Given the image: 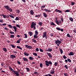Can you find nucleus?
Masks as SVG:
<instances>
[{
    "label": "nucleus",
    "mask_w": 76,
    "mask_h": 76,
    "mask_svg": "<svg viewBox=\"0 0 76 76\" xmlns=\"http://www.w3.org/2000/svg\"><path fill=\"white\" fill-rule=\"evenodd\" d=\"M37 25V23H34L33 22L31 23V28H34V29H36V26H35Z\"/></svg>",
    "instance_id": "f257e3e1"
},
{
    "label": "nucleus",
    "mask_w": 76,
    "mask_h": 76,
    "mask_svg": "<svg viewBox=\"0 0 76 76\" xmlns=\"http://www.w3.org/2000/svg\"><path fill=\"white\" fill-rule=\"evenodd\" d=\"M4 7L7 10H9V11H10V12H12V11H13V10L10 7H9V6H4Z\"/></svg>",
    "instance_id": "f03ea898"
},
{
    "label": "nucleus",
    "mask_w": 76,
    "mask_h": 76,
    "mask_svg": "<svg viewBox=\"0 0 76 76\" xmlns=\"http://www.w3.org/2000/svg\"><path fill=\"white\" fill-rule=\"evenodd\" d=\"M45 62L46 63L45 64V65H46L47 66H50L49 64H50V65H51V64H52V62H51V61H45Z\"/></svg>",
    "instance_id": "7ed1b4c3"
},
{
    "label": "nucleus",
    "mask_w": 76,
    "mask_h": 76,
    "mask_svg": "<svg viewBox=\"0 0 76 76\" xmlns=\"http://www.w3.org/2000/svg\"><path fill=\"white\" fill-rule=\"evenodd\" d=\"M43 36H42V38H45V39H47V32H45L43 33Z\"/></svg>",
    "instance_id": "20e7f679"
},
{
    "label": "nucleus",
    "mask_w": 76,
    "mask_h": 76,
    "mask_svg": "<svg viewBox=\"0 0 76 76\" xmlns=\"http://www.w3.org/2000/svg\"><path fill=\"white\" fill-rule=\"evenodd\" d=\"M61 43V42L60 41V40L58 39H57V40L55 41V43L56 44H60Z\"/></svg>",
    "instance_id": "39448f33"
},
{
    "label": "nucleus",
    "mask_w": 76,
    "mask_h": 76,
    "mask_svg": "<svg viewBox=\"0 0 76 76\" xmlns=\"http://www.w3.org/2000/svg\"><path fill=\"white\" fill-rule=\"evenodd\" d=\"M25 46L27 48H28V49H32V47L31 46L26 45Z\"/></svg>",
    "instance_id": "423d86ee"
},
{
    "label": "nucleus",
    "mask_w": 76,
    "mask_h": 76,
    "mask_svg": "<svg viewBox=\"0 0 76 76\" xmlns=\"http://www.w3.org/2000/svg\"><path fill=\"white\" fill-rule=\"evenodd\" d=\"M50 74L53 75L54 73V68H52V70H51L50 72Z\"/></svg>",
    "instance_id": "0eeeda50"
},
{
    "label": "nucleus",
    "mask_w": 76,
    "mask_h": 76,
    "mask_svg": "<svg viewBox=\"0 0 76 76\" xmlns=\"http://www.w3.org/2000/svg\"><path fill=\"white\" fill-rule=\"evenodd\" d=\"M56 23L58 25H60V23H61V20H56V21H55Z\"/></svg>",
    "instance_id": "6e6552de"
},
{
    "label": "nucleus",
    "mask_w": 76,
    "mask_h": 76,
    "mask_svg": "<svg viewBox=\"0 0 76 76\" xmlns=\"http://www.w3.org/2000/svg\"><path fill=\"white\" fill-rule=\"evenodd\" d=\"M42 10H45V12H51V11L50 10H48L46 8L45 9H42Z\"/></svg>",
    "instance_id": "1a4fd4ad"
},
{
    "label": "nucleus",
    "mask_w": 76,
    "mask_h": 76,
    "mask_svg": "<svg viewBox=\"0 0 76 76\" xmlns=\"http://www.w3.org/2000/svg\"><path fill=\"white\" fill-rule=\"evenodd\" d=\"M15 73V74H16V76H19V72L18 71H14V72Z\"/></svg>",
    "instance_id": "9d476101"
},
{
    "label": "nucleus",
    "mask_w": 76,
    "mask_h": 76,
    "mask_svg": "<svg viewBox=\"0 0 76 76\" xmlns=\"http://www.w3.org/2000/svg\"><path fill=\"white\" fill-rule=\"evenodd\" d=\"M48 55V56H49L50 58H51V57H52L53 56H52V55L51 54H50V53H49L48 52L46 53Z\"/></svg>",
    "instance_id": "9b49d317"
},
{
    "label": "nucleus",
    "mask_w": 76,
    "mask_h": 76,
    "mask_svg": "<svg viewBox=\"0 0 76 76\" xmlns=\"http://www.w3.org/2000/svg\"><path fill=\"white\" fill-rule=\"evenodd\" d=\"M69 56H74V53L72 52H71L68 54Z\"/></svg>",
    "instance_id": "f8f14e48"
},
{
    "label": "nucleus",
    "mask_w": 76,
    "mask_h": 76,
    "mask_svg": "<svg viewBox=\"0 0 76 76\" xmlns=\"http://www.w3.org/2000/svg\"><path fill=\"white\" fill-rule=\"evenodd\" d=\"M12 28L14 29L15 30V32H16L17 31V28L15 26H14L12 27Z\"/></svg>",
    "instance_id": "ddd939ff"
},
{
    "label": "nucleus",
    "mask_w": 76,
    "mask_h": 76,
    "mask_svg": "<svg viewBox=\"0 0 76 76\" xmlns=\"http://www.w3.org/2000/svg\"><path fill=\"white\" fill-rule=\"evenodd\" d=\"M55 12H58L59 13H62V12L60 10H58V9H56L55 10Z\"/></svg>",
    "instance_id": "4468645a"
},
{
    "label": "nucleus",
    "mask_w": 76,
    "mask_h": 76,
    "mask_svg": "<svg viewBox=\"0 0 76 76\" xmlns=\"http://www.w3.org/2000/svg\"><path fill=\"white\" fill-rule=\"evenodd\" d=\"M46 51H47L48 52H51V51H52V49L49 48L48 49L46 50Z\"/></svg>",
    "instance_id": "2eb2a0df"
},
{
    "label": "nucleus",
    "mask_w": 76,
    "mask_h": 76,
    "mask_svg": "<svg viewBox=\"0 0 76 76\" xmlns=\"http://www.w3.org/2000/svg\"><path fill=\"white\" fill-rule=\"evenodd\" d=\"M43 15L45 18H47V15L46 14V13L44 12L43 13Z\"/></svg>",
    "instance_id": "dca6fc26"
},
{
    "label": "nucleus",
    "mask_w": 76,
    "mask_h": 76,
    "mask_svg": "<svg viewBox=\"0 0 76 76\" xmlns=\"http://www.w3.org/2000/svg\"><path fill=\"white\" fill-rule=\"evenodd\" d=\"M28 34L30 35V36H32V35H33V34L32 33V32L31 31H29L28 32Z\"/></svg>",
    "instance_id": "f3484780"
},
{
    "label": "nucleus",
    "mask_w": 76,
    "mask_h": 76,
    "mask_svg": "<svg viewBox=\"0 0 76 76\" xmlns=\"http://www.w3.org/2000/svg\"><path fill=\"white\" fill-rule=\"evenodd\" d=\"M24 54L25 56H28L29 54V53H26V52H24Z\"/></svg>",
    "instance_id": "a211bd4d"
},
{
    "label": "nucleus",
    "mask_w": 76,
    "mask_h": 76,
    "mask_svg": "<svg viewBox=\"0 0 76 76\" xmlns=\"http://www.w3.org/2000/svg\"><path fill=\"white\" fill-rule=\"evenodd\" d=\"M3 50L4 51V52H7V49H6V48H3Z\"/></svg>",
    "instance_id": "6ab92c4d"
},
{
    "label": "nucleus",
    "mask_w": 76,
    "mask_h": 76,
    "mask_svg": "<svg viewBox=\"0 0 76 76\" xmlns=\"http://www.w3.org/2000/svg\"><path fill=\"white\" fill-rule=\"evenodd\" d=\"M15 57H16V56H15V55H11V58H15Z\"/></svg>",
    "instance_id": "aec40b11"
},
{
    "label": "nucleus",
    "mask_w": 76,
    "mask_h": 76,
    "mask_svg": "<svg viewBox=\"0 0 76 76\" xmlns=\"http://www.w3.org/2000/svg\"><path fill=\"white\" fill-rule=\"evenodd\" d=\"M30 14H31V15H34V11H33V10H31L30 11Z\"/></svg>",
    "instance_id": "412c9836"
},
{
    "label": "nucleus",
    "mask_w": 76,
    "mask_h": 76,
    "mask_svg": "<svg viewBox=\"0 0 76 76\" xmlns=\"http://www.w3.org/2000/svg\"><path fill=\"white\" fill-rule=\"evenodd\" d=\"M69 19L71 22H73V18L70 17L69 18Z\"/></svg>",
    "instance_id": "4be33fe9"
},
{
    "label": "nucleus",
    "mask_w": 76,
    "mask_h": 76,
    "mask_svg": "<svg viewBox=\"0 0 76 76\" xmlns=\"http://www.w3.org/2000/svg\"><path fill=\"white\" fill-rule=\"evenodd\" d=\"M23 60H24V61H28V59L27 58H23Z\"/></svg>",
    "instance_id": "5701e85b"
},
{
    "label": "nucleus",
    "mask_w": 76,
    "mask_h": 76,
    "mask_svg": "<svg viewBox=\"0 0 76 76\" xmlns=\"http://www.w3.org/2000/svg\"><path fill=\"white\" fill-rule=\"evenodd\" d=\"M15 37V35H14L11 34L10 36V38H14Z\"/></svg>",
    "instance_id": "b1692460"
},
{
    "label": "nucleus",
    "mask_w": 76,
    "mask_h": 76,
    "mask_svg": "<svg viewBox=\"0 0 76 76\" xmlns=\"http://www.w3.org/2000/svg\"><path fill=\"white\" fill-rule=\"evenodd\" d=\"M35 34L36 35H38V31L37 30L35 31Z\"/></svg>",
    "instance_id": "393cba45"
},
{
    "label": "nucleus",
    "mask_w": 76,
    "mask_h": 76,
    "mask_svg": "<svg viewBox=\"0 0 76 76\" xmlns=\"http://www.w3.org/2000/svg\"><path fill=\"white\" fill-rule=\"evenodd\" d=\"M37 35H36V34H35L34 35V38H38V36Z\"/></svg>",
    "instance_id": "a878e982"
},
{
    "label": "nucleus",
    "mask_w": 76,
    "mask_h": 76,
    "mask_svg": "<svg viewBox=\"0 0 76 76\" xmlns=\"http://www.w3.org/2000/svg\"><path fill=\"white\" fill-rule=\"evenodd\" d=\"M29 60H34V58H33V57H32L31 56L29 57Z\"/></svg>",
    "instance_id": "bb28decb"
},
{
    "label": "nucleus",
    "mask_w": 76,
    "mask_h": 76,
    "mask_svg": "<svg viewBox=\"0 0 76 76\" xmlns=\"http://www.w3.org/2000/svg\"><path fill=\"white\" fill-rule=\"evenodd\" d=\"M38 24L40 26H42V22H40Z\"/></svg>",
    "instance_id": "cd10ccee"
},
{
    "label": "nucleus",
    "mask_w": 76,
    "mask_h": 76,
    "mask_svg": "<svg viewBox=\"0 0 76 76\" xmlns=\"http://www.w3.org/2000/svg\"><path fill=\"white\" fill-rule=\"evenodd\" d=\"M24 35L25 36V38H28V36L27 35V34H25Z\"/></svg>",
    "instance_id": "c85d7f7f"
},
{
    "label": "nucleus",
    "mask_w": 76,
    "mask_h": 76,
    "mask_svg": "<svg viewBox=\"0 0 76 76\" xmlns=\"http://www.w3.org/2000/svg\"><path fill=\"white\" fill-rule=\"evenodd\" d=\"M2 16L4 18V19L6 18V16L5 15H4V14H2Z\"/></svg>",
    "instance_id": "c756f323"
},
{
    "label": "nucleus",
    "mask_w": 76,
    "mask_h": 76,
    "mask_svg": "<svg viewBox=\"0 0 76 76\" xmlns=\"http://www.w3.org/2000/svg\"><path fill=\"white\" fill-rule=\"evenodd\" d=\"M45 5H42L41 7V8H45Z\"/></svg>",
    "instance_id": "7c9ffc66"
},
{
    "label": "nucleus",
    "mask_w": 76,
    "mask_h": 76,
    "mask_svg": "<svg viewBox=\"0 0 76 76\" xmlns=\"http://www.w3.org/2000/svg\"><path fill=\"white\" fill-rule=\"evenodd\" d=\"M67 60L69 62V63H71V62H72V61L69 58H68L67 59Z\"/></svg>",
    "instance_id": "2f4dec72"
},
{
    "label": "nucleus",
    "mask_w": 76,
    "mask_h": 76,
    "mask_svg": "<svg viewBox=\"0 0 76 76\" xmlns=\"http://www.w3.org/2000/svg\"><path fill=\"white\" fill-rule=\"evenodd\" d=\"M9 16L10 18H14V16L10 15H9Z\"/></svg>",
    "instance_id": "473e14b6"
},
{
    "label": "nucleus",
    "mask_w": 76,
    "mask_h": 76,
    "mask_svg": "<svg viewBox=\"0 0 76 76\" xmlns=\"http://www.w3.org/2000/svg\"><path fill=\"white\" fill-rule=\"evenodd\" d=\"M26 70H27V72H29L30 71V70H29V69L28 68L26 67Z\"/></svg>",
    "instance_id": "72a5a7b5"
},
{
    "label": "nucleus",
    "mask_w": 76,
    "mask_h": 76,
    "mask_svg": "<svg viewBox=\"0 0 76 76\" xmlns=\"http://www.w3.org/2000/svg\"><path fill=\"white\" fill-rule=\"evenodd\" d=\"M17 48H19V49H20V50H22V48H21L20 46H17Z\"/></svg>",
    "instance_id": "f704fd0d"
},
{
    "label": "nucleus",
    "mask_w": 76,
    "mask_h": 76,
    "mask_svg": "<svg viewBox=\"0 0 76 76\" xmlns=\"http://www.w3.org/2000/svg\"><path fill=\"white\" fill-rule=\"evenodd\" d=\"M8 26L10 28H12V26L11 25L9 24L8 25Z\"/></svg>",
    "instance_id": "c9c22d12"
},
{
    "label": "nucleus",
    "mask_w": 76,
    "mask_h": 76,
    "mask_svg": "<svg viewBox=\"0 0 76 76\" xmlns=\"http://www.w3.org/2000/svg\"><path fill=\"white\" fill-rule=\"evenodd\" d=\"M32 41L33 42H35V43L37 42V40H35L34 39H32Z\"/></svg>",
    "instance_id": "e433bc0d"
},
{
    "label": "nucleus",
    "mask_w": 76,
    "mask_h": 76,
    "mask_svg": "<svg viewBox=\"0 0 76 76\" xmlns=\"http://www.w3.org/2000/svg\"><path fill=\"white\" fill-rule=\"evenodd\" d=\"M67 37H69V38L71 37H70V35L68 33L67 35Z\"/></svg>",
    "instance_id": "4c0bfd02"
},
{
    "label": "nucleus",
    "mask_w": 76,
    "mask_h": 76,
    "mask_svg": "<svg viewBox=\"0 0 76 76\" xmlns=\"http://www.w3.org/2000/svg\"><path fill=\"white\" fill-rule=\"evenodd\" d=\"M65 12H70V10H66L65 11Z\"/></svg>",
    "instance_id": "58836bf2"
},
{
    "label": "nucleus",
    "mask_w": 76,
    "mask_h": 76,
    "mask_svg": "<svg viewBox=\"0 0 76 76\" xmlns=\"http://www.w3.org/2000/svg\"><path fill=\"white\" fill-rule=\"evenodd\" d=\"M60 53L61 54H63V50L61 49H60Z\"/></svg>",
    "instance_id": "ea45409f"
},
{
    "label": "nucleus",
    "mask_w": 76,
    "mask_h": 76,
    "mask_svg": "<svg viewBox=\"0 0 76 76\" xmlns=\"http://www.w3.org/2000/svg\"><path fill=\"white\" fill-rule=\"evenodd\" d=\"M19 19V18H18V17H16V18L15 19V20H18Z\"/></svg>",
    "instance_id": "a19ab883"
},
{
    "label": "nucleus",
    "mask_w": 76,
    "mask_h": 76,
    "mask_svg": "<svg viewBox=\"0 0 76 76\" xmlns=\"http://www.w3.org/2000/svg\"><path fill=\"white\" fill-rule=\"evenodd\" d=\"M10 34H15V32H14L13 31H10Z\"/></svg>",
    "instance_id": "79ce46f5"
},
{
    "label": "nucleus",
    "mask_w": 76,
    "mask_h": 76,
    "mask_svg": "<svg viewBox=\"0 0 76 76\" xmlns=\"http://www.w3.org/2000/svg\"><path fill=\"white\" fill-rule=\"evenodd\" d=\"M35 50L36 51H37V52H38V51H39V49H38V48H36L35 49Z\"/></svg>",
    "instance_id": "37998d69"
},
{
    "label": "nucleus",
    "mask_w": 76,
    "mask_h": 76,
    "mask_svg": "<svg viewBox=\"0 0 76 76\" xmlns=\"http://www.w3.org/2000/svg\"><path fill=\"white\" fill-rule=\"evenodd\" d=\"M10 69L11 71H12V72H14V71L13 70V69H12V67H10Z\"/></svg>",
    "instance_id": "c03bdc74"
},
{
    "label": "nucleus",
    "mask_w": 76,
    "mask_h": 76,
    "mask_svg": "<svg viewBox=\"0 0 76 76\" xmlns=\"http://www.w3.org/2000/svg\"><path fill=\"white\" fill-rule=\"evenodd\" d=\"M56 29H57V30H58V31H60V28L59 27H57L56 28Z\"/></svg>",
    "instance_id": "a18cd8bd"
},
{
    "label": "nucleus",
    "mask_w": 76,
    "mask_h": 76,
    "mask_svg": "<svg viewBox=\"0 0 76 76\" xmlns=\"http://www.w3.org/2000/svg\"><path fill=\"white\" fill-rule=\"evenodd\" d=\"M63 58L64 59H66L67 58V57L65 56V55H64L63 56Z\"/></svg>",
    "instance_id": "49530a36"
},
{
    "label": "nucleus",
    "mask_w": 76,
    "mask_h": 76,
    "mask_svg": "<svg viewBox=\"0 0 76 76\" xmlns=\"http://www.w3.org/2000/svg\"><path fill=\"white\" fill-rule=\"evenodd\" d=\"M33 54L34 56H37V54L36 53H33Z\"/></svg>",
    "instance_id": "de8ad7c7"
},
{
    "label": "nucleus",
    "mask_w": 76,
    "mask_h": 76,
    "mask_svg": "<svg viewBox=\"0 0 76 76\" xmlns=\"http://www.w3.org/2000/svg\"><path fill=\"white\" fill-rule=\"evenodd\" d=\"M51 25L54 26V25H55V24H54V23L53 22H52L51 23Z\"/></svg>",
    "instance_id": "09e8293b"
},
{
    "label": "nucleus",
    "mask_w": 76,
    "mask_h": 76,
    "mask_svg": "<svg viewBox=\"0 0 76 76\" xmlns=\"http://www.w3.org/2000/svg\"><path fill=\"white\" fill-rule=\"evenodd\" d=\"M39 50L40 52H44V50L41 48L39 49Z\"/></svg>",
    "instance_id": "8fccbe9b"
},
{
    "label": "nucleus",
    "mask_w": 76,
    "mask_h": 76,
    "mask_svg": "<svg viewBox=\"0 0 76 76\" xmlns=\"http://www.w3.org/2000/svg\"><path fill=\"white\" fill-rule=\"evenodd\" d=\"M16 12L17 13H20V11L19 10H17Z\"/></svg>",
    "instance_id": "3c124183"
},
{
    "label": "nucleus",
    "mask_w": 76,
    "mask_h": 76,
    "mask_svg": "<svg viewBox=\"0 0 76 76\" xmlns=\"http://www.w3.org/2000/svg\"><path fill=\"white\" fill-rule=\"evenodd\" d=\"M40 67H41V68H42V63L40 64Z\"/></svg>",
    "instance_id": "603ef678"
},
{
    "label": "nucleus",
    "mask_w": 76,
    "mask_h": 76,
    "mask_svg": "<svg viewBox=\"0 0 76 76\" xmlns=\"http://www.w3.org/2000/svg\"><path fill=\"white\" fill-rule=\"evenodd\" d=\"M16 26L18 28H20V27L19 26V25L18 24L16 25Z\"/></svg>",
    "instance_id": "864d4df0"
},
{
    "label": "nucleus",
    "mask_w": 76,
    "mask_h": 76,
    "mask_svg": "<svg viewBox=\"0 0 76 76\" xmlns=\"http://www.w3.org/2000/svg\"><path fill=\"white\" fill-rule=\"evenodd\" d=\"M58 64H57V62H55V64H54V65H55V66H57V65Z\"/></svg>",
    "instance_id": "5fc2aeb1"
},
{
    "label": "nucleus",
    "mask_w": 76,
    "mask_h": 76,
    "mask_svg": "<svg viewBox=\"0 0 76 76\" xmlns=\"http://www.w3.org/2000/svg\"><path fill=\"white\" fill-rule=\"evenodd\" d=\"M64 75L65 76H69L68 75V74H67V73H65L64 74Z\"/></svg>",
    "instance_id": "6e6d98bb"
},
{
    "label": "nucleus",
    "mask_w": 76,
    "mask_h": 76,
    "mask_svg": "<svg viewBox=\"0 0 76 76\" xmlns=\"http://www.w3.org/2000/svg\"><path fill=\"white\" fill-rule=\"evenodd\" d=\"M64 66H65V67L66 69H68V67L67 66V65H65Z\"/></svg>",
    "instance_id": "4d7b16f0"
},
{
    "label": "nucleus",
    "mask_w": 76,
    "mask_h": 76,
    "mask_svg": "<svg viewBox=\"0 0 76 76\" xmlns=\"http://www.w3.org/2000/svg\"><path fill=\"white\" fill-rule=\"evenodd\" d=\"M75 5V2H71V5L72 6H73V5Z\"/></svg>",
    "instance_id": "13d9d810"
},
{
    "label": "nucleus",
    "mask_w": 76,
    "mask_h": 76,
    "mask_svg": "<svg viewBox=\"0 0 76 76\" xmlns=\"http://www.w3.org/2000/svg\"><path fill=\"white\" fill-rule=\"evenodd\" d=\"M0 22H1V23H3V20L0 19Z\"/></svg>",
    "instance_id": "bf43d9fd"
},
{
    "label": "nucleus",
    "mask_w": 76,
    "mask_h": 76,
    "mask_svg": "<svg viewBox=\"0 0 76 76\" xmlns=\"http://www.w3.org/2000/svg\"><path fill=\"white\" fill-rule=\"evenodd\" d=\"M11 47H12V48H15V46L14 45H11Z\"/></svg>",
    "instance_id": "052dcab7"
},
{
    "label": "nucleus",
    "mask_w": 76,
    "mask_h": 76,
    "mask_svg": "<svg viewBox=\"0 0 76 76\" xmlns=\"http://www.w3.org/2000/svg\"><path fill=\"white\" fill-rule=\"evenodd\" d=\"M4 29L6 30V31H7V30H8V28H7V27H5L4 28Z\"/></svg>",
    "instance_id": "680f3d73"
},
{
    "label": "nucleus",
    "mask_w": 76,
    "mask_h": 76,
    "mask_svg": "<svg viewBox=\"0 0 76 76\" xmlns=\"http://www.w3.org/2000/svg\"><path fill=\"white\" fill-rule=\"evenodd\" d=\"M1 65L2 66H3L4 65V63H2L1 64Z\"/></svg>",
    "instance_id": "e2e57ef3"
},
{
    "label": "nucleus",
    "mask_w": 76,
    "mask_h": 76,
    "mask_svg": "<svg viewBox=\"0 0 76 76\" xmlns=\"http://www.w3.org/2000/svg\"><path fill=\"white\" fill-rule=\"evenodd\" d=\"M65 62L66 63H67V62H68L67 60L66 59L65 60Z\"/></svg>",
    "instance_id": "0e129e2a"
},
{
    "label": "nucleus",
    "mask_w": 76,
    "mask_h": 76,
    "mask_svg": "<svg viewBox=\"0 0 76 76\" xmlns=\"http://www.w3.org/2000/svg\"><path fill=\"white\" fill-rule=\"evenodd\" d=\"M6 23H3L2 26H6Z\"/></svg>",
    "instance_id": "69168bd1"
},
{
    "label": "nucleus",
    "mask_w": 76,
    "mask_h": 76,
    "mask_svg": "<svg viewBox=\"0 0 76 76\" xmlns=\"http://www.w3.org/2000/svg\"><path fill=\"white\" fill-rule=\"evenodd\" d=\"M50 36H51V37H53V35H54V34H53V33H51L50 34Z\"/></svg>",
    "instance_id": "338daca9"
},
{
    "label": "nucleus",
    "mask_w": 76,
    "mask_h": 76,
    "mask_svg": "<svg viewBox=\"0 0 76 76\" xmlns=\"http://www.w3.org/2000/svg\"><path fill=\"white\" fill-rule=\"evenodd\" d=\"M20 42L18 40L17 41V42L16 43H20Z\"/></svg>",
    "instance_id": "774afa93"
}]
</instances>
